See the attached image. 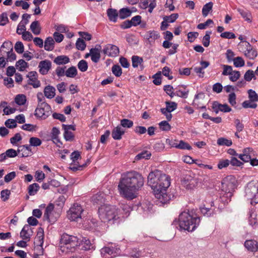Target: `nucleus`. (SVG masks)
<instances>
[{
	"instance_id": "nucleus-30",
	"label": "nucleus",
	"mask_w": 258,
	"mask_h": 258,
	"mask_svg": "<svg viewBox=\"0 0 258 258\" xmlns=\"http://www.w3.org/2000/svg\"><path fill=\"white\" fill-rule=\"evenodd\" d=\"M140 207L143 209L145 214H149L152 211L153 205L149 202H145L141 204Z\"/></svg>"
},
{
	"instance_id": "nucleus-59",
	"label": "nucleus",
	"mask_w": 258,
	"mask_h": 258,
	"mask_svg": "<svg viewBox=\"0 0 258 258\" xmlns=\"http://www.w3.org/2000/svg\"><path fill=\"white\" fill-rule=\"evenodd\" d=\"M160 128L163 131H168L171 129V125L165 120L161 121L159 123Z\"/></svg>"
},
{
	"instance_id": "nucleus-58",
	"label": "nucleus",
	"mask_w": 258,
	"mask_h": 258,
	"mask_svg": "<svg viewBox=\"0 0 258 258\" xmlns=\"http://www.w3.org/2000/svg\"><path fill=\"white\" fill-rule=\"evenodd\" d=\"M222 67L223 68V71L222 73V75L229 76L231 73H232L233 70L231 66L226 64H223L222 65Z\"/></svg>"
},
{
	"instance_id": "nucleus-41",
	"label": "nucleus",
	"mask_w": 258,
	"mask_h": 258,
	"mask_svg": "<svg viewBox=\"0 0 258 258\" xmlns=\"http://www.w3.org/2000/svg\"><path fill=\"white\" fill-rule=\"evenodd\" d=\"M151 154L148 151H144L138 154L135 157L136 160H139L142 159H148L150 158Z\"/></svg>"
},
{
	"instance_id": "nucleus-25",
	"label": "nucleus",
	"mask_w": 258,
	"mask_h": 258,
	"mask_svg": "<svg viewBox=\"0 0 258 258\" xmlns=\"http://www.w3.org/2000/svg\"><path fill=\"white\" fill-rule=\"evenodd\" d=\"M44 94L46 98L51 99L55 95V88L52 86L47 85L44 89Z\"/></svg>"
},
{
	"instance_id": "nucleus-9",
	"label": "nucleus",
	"mask_w": 258,
	"mask_h": 258,
	"mask_svg": "<svg viewBox=\"0 0 258 258\" xmlns=\"http://www.w3.org/2000/svg\"><path fill=\"white\" fill-rule=\"evenodd\" d=\"M199 183L198 178L186 175L181 181L182 186L188 190H191L196 188Z\"/></svg>"
},
{
	"instance_id": "nucleus-21",
	"label": "nucleus",
	"mask_w": 258,
	"mask_h": 258,
	"mask_svg": "<svg viewBox=\"0 0 258 258\" xmlns=\"http://www.w3.org/2000/svg\"><path fill=\"white\" fill-rule=\"evenodd\" d=\"M101 46L100 45H97L95 48L91 49V60L95 63H97L100 59V50Z\"/></svg>"
},
{
	"instance_id": "nucleus-42",
	"label": "nucleus",
	"mask_w": 258,
	"mask_h": 258,
	"mask_svg": "<svg viewBox=\"0 0 258 258\" xmlns=\"http://www.w3.org/2000/svg\"><path fill=\"white\" fill-rule=\"evenodd\" d=\"M29 20H26L24 22H21L18 25L17 29V33L20 35L23 33V32L26 31V25L28 24Z\"/></svg>"
},
{
	"instance_id": "nucleus-62",
	"label": "nucleus",
	"mask_w": 258,
	"mask_h": 258,
	"mask_svg": "<svg viewBox=\"0 0 258 258\" xmlns=\"http://www.w3.org/2000/svg\"><path fill=\"white\" fill-rule=\"evenodd\" d=\"M161 72H158L153 76L154 79L153 82L156 85H159L161 84Z\"/></svg>"
},
{
	"instance_id": "nucleus-16",
	"label": "nucleus",
	"mask_w": 258,
	"mask_h": 258,
	"mask_svg": "<svg viewBox=\"0 0 258 258\" xmlns=\"http://www.w3.org/2000/svg\"><path fill=\"white\" fill-rule=\"evenodd\" d=\"M248 223L253 228L258 227V218L256 211L251 209L248 213Z\"/></svg>"
},
{
	"instance_id": "nucleus-39",
	"label": "nucleus",
	"mask_w": 258,
	"mask_h": 258,
	"mask_svg": "<svg viewBox=\"0 0 258 258\" xmlns=\"http://www.w3.org/2000/svg\"><path fill=\"white\" fill-rule=\"evenodd\" d=\"M217 144L219 146H226L229 147L232 145V142L231 140L225 138H220L217 140Z\"/></svg>"
},
{
	"instance_id": "nucleus-50",
	"label": "nucleus",
	"mask_w": 258,
	"mask_h": 258,
	"mask_svg": "<svg viewBox=\"0 0 258 258\" xmlns=\"http://www.w3.org/2000/svg\"><path fill=\"white\" fill-rule=\"evenodd\" d=\"M30 145L33 147L39 146L42 144L41 140L37 137H31L29 139Z\"/></svg>"
},
{
	"instance_id": "nucleus-4",
	"label": "nucleus",
	"mask_w": 258,
	"mask_h": 258,
	"mask_svg": "<svg viewBox=\"0 0 258 258\" xmlns=\"http://www.w3.org/2000/svg\"><path fill=\"white\" fill-rule=\"evenodd\" d=\"M200 218L196 215L182 212L179 216V225L181 229L193 231L199 225Z\"/></svg>"
},
{
	"instance_id": "nucleus-1",
	"label": "nucleus",
	"mask_w": 258,
	"mask_h": 258,
	"mask_svg": "<svg viewBox=\"0 0 258 258\" xmlns=\"http://www.w3.org/2000/svg\"><path fill=\"white\" fill-rule=\"evenodd\" d=\"M144 184V178L141 174L135 170L127 171L121 174L118 190L122 197L133 200L136 197V192Z\"/></svg>"
},
{
	"instance_id": "nucleus-47",
	"label": "nucleus",
	"mask_w": 258,
	"mask_h": 258,
	"mask_svg": "<svg viewBox=\"0 0 258 258\" xmlns=\"http://www.w3.org/2000/svg\"><path fill=\"white\" fill-rule=\"evenodd\" d=\"M233 62L234 66L236 68L243 67L245 64V61L244 59L240 56L235 57Z\"/></svg>"
},
{
	"instance_id": "nucleus-52",
	"label": "nucleus",
	"mask_w": 258,
	"mask_h": 258,
	"mask_svg": "<svg viewBox=\"0 0 258 258\" xmlns=\"http://www.w3.org/2000/svg\"><path fill=\"white\" fill-rule=\"evenodd\" d=\"M88 63L85 60H81L78 63V68L82 72H86L88 69Z\"/></svg>"
},
{
	"instance_id": "nucleus-44",
	"label": "nucleus",
	"mask_w": 258,
	"mask_h": 258,
	"mask_svg": "<svg viewBox=\"0 0 258 258\" xmlns=\"http://www.w3.org/2000/svg\"><path fill=\"white\" fill-rule=\"evenodd\" d=\"M92 201L97 204H101L104 202L103 195L102 194H96L92 198Z\"/></svg>"
},
{
	"instance_id": "nucleus-7",
	"label": "nucleus",
	"mask_w": 258,
	"mask_h": 258,
	"mask_svg": "<svg viewBox=\"0 0 258 258\" xmlns=\"http://www.w3.org/2000/svg\"><path fill=\"white\" fill-rule=\"evenodd\" d=\"M83 211L84 210L82 206L75 203L70 208L68 212V218L71 221L78 222L80 219H82Z\"/></svg>"
},
{
	"instance_id": "nucleus-23",
	"label": "nucleus",
	"mask_w": 258,
	"mask_h": 258,
	"mask_svg": "<svg viewBox=\"0 0 258 258\" xmlns=\"http://www.w3.org/2000/svg\"><path fill=\"white\" fill-rule=\"evenodd\" d=\"M44 240V230L41 227L38 229L37 235L35 238L34 243L35 245H43Z\"/></svg>"
},
{
	"instance_id": "nucleus-55",
	"label": "nucleus",
	"mask_w": 258,
	"mask_h": 258,
	"mask_svg": "<svg viewBox=\"0 0 258 258\" xmlns=\"http://www.w3.org/2000/svg\"><path fill=\"white\" fill-rule=\"evenodd\" d=\"M16 66L17 68H19V69L20 71H24L28 67V63L23 59H20L17 61Z\"/></svg>"
},
{
	"instance_id": "nucleus-3",
	"label": "nucleus",
	"mask_w": 258,
	"mask_h": 258,
	"mask_svg": "<svg viewBox=\"0 0 258 258\" xmlns=\"http://www.w3.org/2000/svg\"><path fill=\"white\" fill-rule=\"evenodd\" d=\"M130 209L127 205L124 206L121 210L110 205H102L98 209L99 217L104 223H118L122 218L129 215Z\"/></svg>"
},
{
	"instance_id": "nucleus-60",
	"label": "nucleus",
	"mask_w": 258,
	"mask_h": 258,
	"mask_svg": "<svg viewBox=\"0 0 258 258\" xmlns=\"http://www.w3.org/2000/svg\"><path fill=\"white\" fill-rule=\"evenodd\" d=\"M240 77V72L238 71H233L232 73L229 75V80L232 82L237 81Z\"/></svg>"
},
{
	"instance_id": "nucleus-2",
	"label": "nucleus",
	"mask_w": 258,
	"mask_h": 258,
	"mask_svg": "<svg viewBox=\"0 0 258 258\" xmlns=\"http://www.w3.org/2000/svg\"><path fill=\"white\" fill-rule=\"evenodd\" d=\"M147 184L153 190L158 204H165L171 199L167 190L170 185V178L158 170L150 172L148 176Z\"/></svg>"
},
{
	"instance_id": "nucleus-11",
	"label": "nucleus",
	"mask_w": 258,
	"mask_h": 258,
	"mask_svg": "<svg viewBox=\"0 0 258 258\" xmlns=\"http://www.w3.org/2000/svg\"><path fill=\"white\" fill-rule=\"evenodd\" d=\"M37 73L36 72H30L27 75L28 78V84L32 85L34 88H38L40 86V82L37 79Z\"/></svg>"
},
{
	"instance_id": "nucleus-26",
	"label": "nucleus",
	"mask_w": 258,
	"mask_h": 258,
	"mask_svg": "<svg viewBox=\"0 0 258 258\" xmlns=\"http://www.w3.org/2000/svg\"><path fill=\"white\" fill-rule=\"evenodd\" d=\"M70 61L69 57L67 55H61L56 57L53 62L57 65H64L68 63Z\"/></svg>"
},
{
	"instance_id": "nucleus-38",
	"label": "nucleus",
	"mask_w": 258,
	"mask_h": 258,
	"mask_svg": "<svg viewBox=\"0 0 258 258\" xmlns=\"http://www.w3.org/2000/svg\"><path fill=\"white\" fill-rule=\"evenodd\" d=\"M39 189V185L38 183H33L28 187V193L31 196L35 195Z\"/></svg>"
},
{
	"instance_id": "nucleus-43",
	"label": "nucleus",
	"mask_w": 258,
	"mask_h": 258,
	"mask_svg": "<svg viewBox=\"0 0 258 258\" xmlns=\"http://www.w3.org/2000/svg\"><path fill=\"white\" fill-rule=\"evenodd\" d=\"M132 66L134 68H137L139 65L143 62V59L137 55H134L132 57Z\"/></svg>"
},
{
	"instance_id": "nucleus-34",
	"label": "nucleus",
	"mask_w": 258,
	"mask_h": 258,
	"mask_svg": "<svg viewBox=\"0 0 258 258\" xmlns=\"http://www.w3.org/2000/svg\"><path fill=\"white\" fill-rule=\"evenodd\" d=\"M27 101L26 97L24 94L17 95L15 98V102L18 105H24Z\"/></svg>"
},
{
	"instance_id": "nucleus-13",
	"label": "nucleus",
	"mask_w": 258,
	"mask_h": 258,
	"mask_svg": "<svg viewBox=\"0 0 258 258\" xmlns=\"http://www.w3.org/2000/svg\"><path fill=\"white\" fill-rule=\"evenodd\" d=\"M246 50L244 51V55L250 59H254L257 55V51L253 48L250 43L245 41Z\"/></svg>"
},
{
	"instance_id": "nucleus-29",
	"label": "nucleus",
	"mask_w": 258,
	"mask_h": 258,
	"mask_svg": "<svg viewBox=\"0 0 258 258\" xmlns=\"http://www.w3.org/2000/svg\"><path fill=\"white\" fill-rule=\"evenodd\" d=\"M44 47L47 51H51L54 49V41L52 37H49L45 39Z\"/></svg>"
},
{
	"instance_id": "nucleus-8",
	"label": "nucleus",
	"mask_w": 258,
	"mask_h": 258,
	"mask_svg": "<svg viewBox=\"0 0 258 258\" xmlns=\"http://www.w3.org/2000/svg\"><path fill=\"white\" fill-rule=\"evenodd\" d=\"M50 106L46 102H42L38 104L35 109L34 115L37 117L45 119L50 115Z\"/></svg>"
},
{
	"instance_id": "nucleus-24",
	"label": "nucleus",
	"mask_w": 258,
	"mask_h": 258,
	"mask_svg": "<svg viewBox=\"0 0 258 258\" xmlns=\"http://www.w3.org/2000/svg\"><path fill=\"white\" fill-rule=\"evenodd\" d=\"M124 134V130L120 126H117L112 131V137L114 140H120L121 136Z\"/></svg>"
},
{
	"instance_id": "nucleus-20",
	"label": "nucleus",
	"mask_w": 258,
	"mask_h": 258,
	"mask_svg": "<svg viewBox=\"0 0 258 258\" xmlns=\"http://www.w3.org/2000/svg\"><path fill=\"white\" fill-rule=\"evenodd\" d=\"M176 96L182 98H186L189 93V90L184 85L178 86L175 88Z\"/></svg>"
},
{
	"instance_id": "nucleus-36",
	"label": "nucleus",
	"mask_w": 258,
	"mask_h": 258,
	"mask_svg": "<svg viewBox=\"0 0 258 258\" xmlns=\"http://www.w3.org/2000/svg\"><path fill=\"white\" fill-rule=\"evenodd\" d=\"M213 3L211 2L205 5L202 9V15L204 17H207L209 12L212 10Z\"/></svg>"
},
{
	"instance_id": "nucleus-27",
	"label": "nucleus",
	"mask_w": 258,
	"mask_h": 258,
	"mask_svg": "<svg viewBox=\"0 0 258 258\" xmlns=\"http://www.w3.org/2000/svg\"><path fill=\"white\" fill-rule=\"evenodd\" d=\"M107 14L109 20L110 21L116 22L119 15L116 10L113 9H108L107 11Z\"/></svg>"
},
{
	"instance_id": "nucleus-5",
	"label": "nucleus",
	"mask_w": 258,
	"mask_h": 258,
	"mask_svg": "<svg viewBox=\"0 0 258 258\" xmlns=\"http://www.w3.org/2000/svg\"><path fill=\"white\" fill-rule=\"evenodd\" d=\"M60 244L62 251L74 252L79 245V239L77 236L64 233L61 235Z\"/></svg>"
},
{
	"instance_id": "nucleus-6",
	"label": "nucleus",
	"mask_w": 258,
	"mask_h": 258,
	"mask_svg": "<svg viewBox=\"0 0 258 258\" xmlns=\"http://www.w3.org/2000/svg\"><path fill=\"white\" fill-rule=\"evenodd\" d=\"M247 199L251 200V203H258V181H251L248 183L245 189Z\"/></svg>"
},
{
	"instance_id": "nucleus-64",
	"label": "nucleus",
	"mask_w": 258,
	"mask_h": 258,
	"mask_svg": "<svg viewBox=\"0 0 258 258\" xmlns=\"http://www.w3.org/2000/svg\"><path fill=\"white\" fill-rule=\"evenodd\" d=\"M15 49L16 52L19 54H21L24 52V47L22 42L18 41L15 45Z\"/></svg>"
},
{
	"instance_id": "nucleus-31",
	"label": "nucleus",
	"mask_w": 258,
	"mask_h": 258,
	"mask_svg": "<svg viewBox=\"0 0 258 258\" xmlns=\"http://www.w3.org/2000/svg\"><path fill=\"white\" fill-rule=\"evenodd\" d=\"M250 148L244 149L242 154H239L238 157L243 161L248 162L250 160L251 156L248 154V152L251 151Z\"/></svg>"
},
{
	"instance_id": "nucleus-19",
	"label": "nucleus",
	"mask_w": 258,
	"mask_h": 258,
	"mask_svg": "<svg viewBox=\"0 0 258 258\" xmlns=\"http://www.w3.org/2000/svg\"><path fill=\"white\" fill-rule=\"evenodd\" d=\"M160 37L159 33L155 31H149L146 32L144 36V38L150 44L153 43L155 41Z\"/></svg>"
},
{
	"instance_id": "nucleus-32",
	"label": "nucleus",
	"mask_w": 258,
	"mask_h": 258,
	"mask_svg": "<svg viewBox=\"0 0 258 258\" xmlns=\"http://www.w3.org/2000/svg\"><path fill=\"white\" fill-rule=\"evenodd\" d=\"M78 74V71L76 68L74 66H72L68 68L65 72V76L68 78H74Z\"/></svg>"
},
{
	"instance_id": "nucleus-10",
	"label": "nucleus",
	"mask_w": 258,
	"mask_h": 258,
	"mask_svg": "<svg viewBox=\"0 0 258 258\" xmlns=\"http://www.w3.org/2000/svg\"><path fill=\"white\" fill-rule=\"evenodd\" d=\"M119 52V48L112 44L106 45L103 49V53L110 57H115Z\"/></svg>"
},
{
	"instance_id": "nucleus-28",
	"label": "nucleus",
	"mask_w": 258,
	"mask_h": 258,
	"mask_svg": "<svg viewBox=\"0 0 258 258\" xmlns=\"http://www.w3.org/2000/svg\"><path fill=\"white\" fill-rule=\"evenodd\" d=\"M30 228L29 225H25L20 232V237L24 240H29L31 234L29 233Z\"/></svg>"
},
{
	"instance_id": "nucleus-46",
	"label": "nucleus",
	"mask_w": 258,
	"mask_h": 258,
	"mask_svg": "<svg viewBox=\"0 0 258 258\" xmlns=\"http://www.w3.org/2000/svg\"><path fill=\"white\" fill-rule=\"evenodd\" d=\"M176 148L189 150L191 149V147L188 143L181 140L179 143H176Z\"/></svg>"
},
{
	"instance_id": "nucleus-33",
	"label": "nucleus",
	"mask_w": 258,
	"mask_h": 258,
	"mask_svg": "<svg viewBox=\"0 0 258 258\" xmlns=\"http://www.w3.org/2000/svg\"><path fill=\"white\" fill-rule=\"evenodd\" d=\"M30 29L35 35H38L41 32V27L37 21L33 22L30 25Z\"/></svg>"
},
{
	"instance_id": "nucleus-45",
	"label": "nucleus",
	"mask_w": 258,
	"mask_h": 258,
	"mask_svg": "<svg viewBox=\"0 0 258 258\" xmlns=\"http://www.w3.org/2000/svg\"><path fill=\"white\" fill-rule=\"evenodd\" d=\"M211 33L212 32L211 31H206L205 35L203 38L202 43L205 47H208L209 46L210 35Z\"/></svg>"
},
{
	"instance_id": "nucleus-53",
	"label": "nucleus",
	"mask_w": 258,
	"mask_h": 258,
	"mask_svg": "<svg viewBox=\"0 0 258 258\" xmlns=\"http://www.w3.org/2000/svg\"><path fill=\"white\" fill-rule=\"evenodd\" d=\"M201 213L205 216L210 217L213 213V210L211 209L206 208L205 206L200 208Z\"/></svg>"
},
{
	"instance_id": "nucleus-15",
	"label": "nucleus",
	"mask_w": 258,
	"mask_h": 258,
	"mask_svg": "<svg viewBox=\"0 0 258 258\" xmlns=\"http://www.w3.org/2000/svg\"><path fill=\"white\" fill-rule=\"evenodd\" d=\"M212 108L216 113H218L220 111L224 112H229L231 110V108L227 104H221L217 101L213 103Z\"/></svg>"
},
{
	"instance_id": "nucleus-56",
	"label": "nucleus",
	"mask_w": 258,
	"mask_h": 258,
	"mask_svg": "<svg viewBox=\"0 0 258 258\" xmlns=\"http://www.w3.org/2000/svg\"><path fill=\"white\" fill-rule=\"evenodd\" d=\"M76 46L78 50L82 51L85 50L86 47V44L82 39L79 38L77 40Z\"/></svg>"
},
{
	"instance_id": "nucleus-61",
	"label": "nucleus",
	"mask_w": 258,
	"mask_h": 258,
	"mask_svg": "<svg viewBox=\"0 0 258 258\" xmlns=\"http://www.w3.org/2000/svg\"><path fill=\"white\" fill-rule=\"evenodd\" d=\"M230 164V160L228 159L220 160L217 165V167L219 169L228 167Z\"/></svg>"
},
{
	"instance_id": "nucleus-14",
	"label": "nucleus",
	"mask_w": 258,
	"mask_h": 258,
	"mask_svg": "<svg viewBox=\"0 0 258 258\" xmlns=\"http://www.w3.org/2000/svg\"><path fill=\"white\" fill-rule=\"evenodd\" d=\"M51 67V62L47 59L41 61L38 64L39 73L43 75L47 74Z\"/></svg>"
},
{
	"instance_id": "nucleus-40",
	"label": "nucleus",
	"mask_w": 258,
	"mask_h": 258,
	"mask_svg": "<svg viewBox=\"0 0 258 258\" xmlns=\"http://www.w3.org/2000/svg\"><path fill=\"white\" fill-rule=\"evenodd\" d=\"M237 11L246 21L250 22V14L247 10L238 8Z\"/></svg>"
},
{
	"instance_id": "nucleus-18",
	"label": "nucleus",
	"mask_w": 258,
	"mask_h": 258,
	"mask_svg": "<svg viewBox=\"0 0 258 258\" xmlns=\"http://www.w3.org/2000/svg\"><path fill=\"white\" fill-rule=\"evenodd\" d=\"M119 250V248L117 247H104L101 248L100 252L102 256L105 258L107 257V255H111L117 253Z\"/></svg>"
},
{
	"instance_id": "nucleus-57",
	"label": "nucleus",
	"mask_w": 258,
	"mask_h": 258,
	"mask_svg": "<svg viewBox=\"0 0 258 258\" xmlns=\"http://www.w3.org/2000/svg\"><path fill=\"white\" fill-rule=\"evenodd\" d=\"M112 72L116 77H120L122 72V69L118 65H113L112 67Z\"/></svg>"
},
{
	"instance_id": "nucleus-48",
	"label": "nucleus",
	"mask_w": 258,
	"mask_h": 258,
	"mask_svg": "<svg viewBox=\"0 0 258 258\" xmlns=\"http://www.w3.org/2000/svg\"><path fill=\"white\" fill-rule=\"evenodd\" d=\"M248 98L251 101L255 102L258 101V95L255 91L249 89L248 90Z\"/></svg>"
},
{
	"instance_id": "nucleus-37",
	"label": "nucleus",
	"mask_w": 258,
	"mask_h": 258,
	"mask_svg": "<svg viewBox=\"0 0 258 258\" xmlns=\"http://www.w3.org/2000/svg\"><path fill=\"white\" fill-rule=\"evenodd\" d=\"M54 209V205L52 204H49L45 209V212L44 214V218L49 221H50V215Z\"/></svg>"
},
{
	"instance_id": "nucleus-35",
	"label": "nucleus",
	"mask_w": 258,
	"mask_h": 258,
	"mask_svg": "<svg viewBox=\"0 0 258 258\" xmlns=\"http://www.w3.org/2000/svg\"><path fill=\"white\" fill-rule=\"evenodd\" d=\"M132 11L127 8L121 9L119 11V17L120 19H123L131 15Z\"/></svg>"
},
{
	"instance_id": "nucleus-12",
	"label": "nucleus",
	"mask_w": 258,
	"mask_h": 258,
	"mask_svg": "<svg viewBox=\"0 0 258 258\" xmlns=\"http://www.w3.org/2000/svg\"><path fill=\"white\" fill-rule=\"evenodd\" d=\"M77 249L84 250H94L95 249V246L89 239L83 238L82 239L79 240V245H78Z\"/></svg>"
},
{
	"instance_id": "nucleus-22",
	"label": "nucleus",
	"mask_w": 258,
	"mask_h": 258,
	"mask_svg": "<svg viewBox=\"0 0 258 258\" xmlns=\"http://www.w3.org/2000/svg\"><path fill=\"white\" fill-rule=\"evenodd\" d=\"M141 5L143 9L149 8L148 12L151 13L156 6V0H144Z\"/></svg>"
},
{
	"instance_id": "nucleus-63",
	"label": "nucleus",
	"mask_w": 258,
	"mask_h": 258,
	"mask_svg": "<svg viewBox=\"0 0 258 258\" xmlns=\"http://www.w3.org/2000/svg\"><path fill=\"white\" fill-rule=\"evenodd\" d=\"M5 125L9 128H13L17 127L16 121L13 119H8L5 122Z\"/></svg>"
},
{
	"instance_id": "nucleus-54",
	"label": "nucleus",
	"mask_w": 258,
	"mask_h": 258,
	"mask_svg": "<svg viewBox=\"0 0 258 258\" xmlns=\"http://www.w3.org/2000/svg\"><path fill=\"white\" fill-rule=\"evenodd\" d=\"M242 106L244 108H255L257 107V104L249 100L243 101L242 103Z\"/></svg>"
},
{
	"instance_id": "nucleus-51",
	"label": "nucleus",
	"mask_w": 258,
	"mask_h": 258,
	"mask_svg": "<svg viewBox=\"0 0 258 258\" xmlns=\"http://www.w3.org/2000/svg\"><path fill=\"white\" fill-rule=\"evenodd\" d=\"M255 73L252 70H248L247 71L244 75V79L245 81L247 82H250L252 78L255 79L254 76Z\"/></svg>"
},
{
	"instance_id": "nucleus-49",
	"label": "nucleus",
	"mask_w": 258,
	"mask_h": 258,
	"mask_svg": "<svg viewBox=\"0 0 258 258\" xmlns=\"http://www.w3.org/2000/svg\"><path fill=\"white\" fill-rule=\"evenodd\" d=\"M37 127L36 125L30 123H26L21 126V128L24 131L29 132L36 131Z\"/></svg>"
},
{
	"instance_id": "nucleus-17",
	"label": "nucleus",
	"mask_w": 258,
	"mask_h": 258,
	"mask_svg": "<svg viewBox=\"0 0 258 258\" xmlns=\"http://www.w3.org/2000/svg\"><path fill=\"white\" fill-rule=\"evenodd\" d=\"M244 246L249 251L254 253L258 251V242L254 239L246 240Z\"/></svg>"
}]
</instances>
